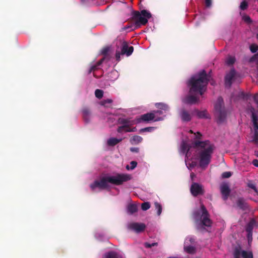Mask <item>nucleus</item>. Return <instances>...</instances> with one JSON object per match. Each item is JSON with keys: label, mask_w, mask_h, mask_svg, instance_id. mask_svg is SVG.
<instances>
[{"label": "nucleus", "mask_w": 258, "mask_h": 258, "mask_svg": "<svg viewBox=\"0 0 258 258\" xmlns=\"http://www.w3.org/2000/svg\"><path fill=\"white\" fill-rule=\"evenodd\" d=\"M195 174L194 173H190V177H191L192 180L193 179L194 177H195Z\"/></svg>", "instance_id": "46"}, {"label": "nucleus", "mask_w": 258, "mask_h": 258, "mask_svg": "<svg viewBox=\"0 0 258 258\" xmlns=\"http://www.w3.org/2000/svg\"><path fill=\"white\" fill-rule=\"evenodd\" d=\"M179 114L182 120L184 121H188L191 119V115L183 109L179 111Z\"/></svg>", "instance_id": "17"}, {"label": "nucleus", "mask_w": 258, "mask_h": 258, "mask_svg": "<svg viewBox=\"0 0 258 258\" xmlns=\"http://www.w3.org/2000/svg\"><path fill=\"white\" fill-rule=\"evenodd\" d=\"M253 99L254 101L255 102V103H256V104L257 105V107H258V94H255L253 97Z\"/></svg>", "instance_id": "41"}, {"label": "nucleus", "mask_w": 258, "mask_h": 258, "mask_svg": "<svg viewBox=\"0 0 258 258\" xmlns=\"http://www.w3.org/2000/svg\"><path fill=\"white\" fill-rule=\"evenodd\" d=\"M256 38L258 40V33L256 34Z\"/></svg>", "instance_id": "48"}, {"label": "nucleus", "mask_w": 258, "mask_h": 258, "mask_svg": "<svg viewBox=\"0 0 258 258\" xmlns=\"http://www.w3.org/2000/svg\"><path fill=\"white\" fill-rule=\"evenodd\" d=\"M95 96L98 98H100L103 96V91L101 90L97 89L95 92Z\"/></svg>", "instance_id": "31"}, {"label": "nucleus", "mask_w": 258, "mask_h": 258, "mask_svg": "<svg viewBox=\"0 0 258 258\" xmlns=\"http://www.w3.org/2000/svg\"><path fill=\"white\" fill-rule=\"evenodd\" d=\"M151 17V14L147 10H143L141 12L133 11L131 20L134 23L126 25L123 29L124 30L130 29L131 31L139 28L142 25H145L148 23V20Z\"/></svg>", "instance_id": "4"}, {"label": "nucleus", "mask_w": 258, "mask_h": 258, "mask_svg": "<svg viewBox=\"0 0 258 258\" xmlns=\"http://www.w3.org/2000/svg\"><path fill=\"white\" fill-rule=\"evenodd\" d=\"M250 111L252 114V119L255 130L254 136L251 141L257 143L258 142V135L257 133V131H258V116L254 112L253 108H252Z\"/></svg>", "instance_id": "12"}, {"label": "nucleus", "mask_w": 258, "mask_h": 258, "mask_svg": "<svg viewBox=\"0 0 258 258\" xmlns=\"http://www.w3.org/2000/svg\"><path fill=\"white\" fill-rule=\"evenodd\" d=\"M189 132L192 135V137L191 138H194V139H200V137L202 136V135L199 133V132H197V133H193V132L191 131V130H190L189 131Z\"/></svg>", "instance_id": "28"}, {"label": "nucleus", "mask_w": 258, "mask_h": 258, "mask_svg": "<svg viewBox=\"0 0 258 258\" xmlns=\"http://www.w3.org/2000/svg\"><path fill=\"white\" fill-rule=\"evenodd\" d=\"M205 5L207 7H210L212 5V0H205Z\"/></svg>", "instance_id": "40"}, {"label": "nucleus", "mask_w": 258, "mask_h": 258, "mask_svg": "<svg viewBox=\"0 0 258 258\" xmlns=\"http://www.w3.org/2000/svg\"><path fill=\"white\" fill-rule=\"evenodd\" d=\"M146 226L143 223H130L128 226V228L137 233H140L144 230L145 229Z\"/></svg>", "instance_id": "14"}, {"label": "nucleus", "mask_w": 258, "mask_h": 258, "mask_svg": "<svg viewBox=\"0 0 258 258\" xmlns=\"http://www.w3.org/2000/svg\"><path fill=\"white\" fill-rule=\"evenodd\" d=\"M195 239L191 236L186 238L184 241V248L185 251L189 253H193L195 251L194 246Z\"/></svg>", "instance_id": "11"}, {"label": "nucleus", "mask_w": 258, "mask_h": 258, "mask_svg": "<svg viewBox=\"0 0 258 258\" xmlns=\"http://www.w3.org/2000/svg\"><path fill=\"white\" fill-rule=\"evenodd\" d=\"M190 191L193 196H196L202 194L204 190L201 185L197 183H194L191 185Z\"/></svg>", "instance_id": "15"}, {"label": "nucleus", "mask_w": 258, "mask_h": 258, "mask_svg": "<svg viewBox=\"0 0 258 258\" xmlns=\"http://www.w3.org/2000/svg\"><path fill=\"white\" fill-rule=\"evenodd\" d=\"M155 106L156 108L159 109L158 111L142 115L138 122H141L142 121H149L150 120L157 121L163 120L165 115H164L162 117H158V115L163 114V111L165 112L168 111L169 109V106L163 103H157L155 104Z\"/></svg>", "instance_id": "6"}, {"label": "nucleus", "mask_w": 258, "mask_h": 258, "mask_svg": "<svg viewBox=\"0 0 258 258\" xmlns=\"http://www.w3.org/2000/svg\"><path fill=\"white\" fill-rule=\"evenodd\" d=\"M131 179V176L127 174H118L113 176H106L102 177L100 181H95L90 185V187L93 190H95L97 188L103 189L107 188L109 183L119 185Z\"/></svg>", "instance_id": "3"}, {"label": "nucleus", "mask_w": 258, "mask_h": 258, "mask_svg": "<svg viewBox=\"0 0 258 258\" xmlns=\"http://www.w3.org/2000/svg\"><path fill=\"white\" fill-rule=\"evenodd\" d=\"M223 104V100L221 98H219L215 106V110L217 111L218 116H223L224 115V113L221 110V107Z\"/></svg>", "instance_id": "18"}, {"label": "nucleus", "mask_w": 258, "mask_h": 258, "mask_svg": "<svg viewBox=\"0 0 258 258\" xmlns=\"http://www.w3.org/2000/svg\"><path fill=\"white\" fill-rule=\"evenodd\" d=\"M154 205H155V208L157 211V215L158 216L160 215L162 213V210L161 205L158 202H155Z\"/></svg>", "instance_id": "25"}, {"label": "nucleus", "mask_w": 258, "mask_h": 258, "mask_svg": "<svg viewBox=\"0 0 258 258\" xmlns=\"http://www.w3.org/2000/svg\"><path fill=\"white\" fill-rule=\"evenodd\" d=\"M222 121V119L220 118V117H219V118L217 119V122H219V123H220Z\"/></svg>", "instance_id": "47"}, {"label": "nucleus", "mask_w": 258, "mask_h": 258, "mask_svg": "<svg viewBox=\"0 0 258 258\" xmlns=\"http://www.w3.org/2000/svg\"><path fill=\"white\" fill-rule=\"evenodd\" d=\"M155 129V127H146V128H142L140 130V132H153Z\"/></svg>", "instance_id": "34"}, {"label": "nucleus", "mask_w": 258, "mask_h": 258, "mask_svg": "<svg viewBox=\"0 0 258 258\" xmlns=\"http://www.w3.org/2000/svg\"><path fill=\"white\" fill-rule=\"evenodd\" d=\"M112 73L114 75L115 79H116L118 77V73L116 71H114L112 72Z\"/></svg>", "instance_id": "45"}, {"label": "nucleus", "mask_w": 258, "mask_h": 258, "mask_svg": "<svg viewBox=\"0 0 258 258\" xmlns=\"http://www.w3.org/2000/svg\"><path fill=\"white\" fill-rule=\"evenodd\" d=\"M241 201H242V200H239V202H241Z\"/></svg>", "instance_id": "49"}, {"label": "nucleus", "mask_w": 258, "mask_h": 258, "mask_svg": "<svg viewBox=\"0 0 258 258\" xmlns=\"http://www.w3.org/2000/svg\"><path fill=\"white\" fill-rule=\"evenodd\" d=\"M250 50L252 53H255L258 50V45L256 44H252L249 46Z\"/></svg>", "instance_id": "27"}, {"label": "nucleus", "mask_w": 258, "mask_h": 258, "mask_svg": "<svg viewBox=\"0 0 258 258\" xmlns=\"http://www.w3.org/2000/svg\"><path fill=\"white\" fill-rule=\"evenodd\" d=\"M110 50V47L106 46L102 48L101 50V54L103 55V57L97 62L96 64H102V63L108 62V61L110 59L111 56L109 53Z\"/></svg>", "instance_id": "13"}, {"label": "nucleus", "mask_w": 258, "mask_h": 258, "mask_svg": "<svg viewBox=\"0 0 258 258\" xmlns=\"http://www.w3.org/2000/svg\"><path fill=\"white\" fill-rule=\"evenodd\" d=\"M253 164L256 166L258 167V160H254L252 162Z\"/></svg>", "instance_id": "43"}, {"label": "nucleus", "mask_w": 258, "mask_h": 258, "mask_svg": "<svg viewBox=\"0 0 258 258\" xmlns=\"http://www.w3.org/2000/svg\"><path fill=\"white\" fill-rule=\"evenodd\" d=\"M231 175V173L230 172H225L222 173V176L223 178H228L230 177Z\"/></svg>", "instance_id": "37"}, {"label": "nucleus", "mask_w": 258, "mask_h": 258, "mask_svg": "<svg viewBox=\"0 0 258 258\" xmlns=\"http://www.w3.org/2000/svg\"><path fill=\"white\" fill-rule=\"evenodd\" d=\"M122 140L121 138L117 139L115 138H111L107 140V144L109 146H114Z\"/></svg>", "instance_id": "20"}, {"label": "nucleus", "mask_w": 258, "mask_h": 258, "mask_svg": "<svg viewBox=\"0 0 258 258\" xmlns=\"http://www.w3.org/2000/svg\"><path fill=\"white\" fill-rule=\"evenodd\" d=\"M234 258H253V254L250 250H241L240 247L236 248L234 251Z\"/></svg>", "instance_id": "10"}, {"label": "nucleus", "mask_w": 258, "mask_h": 258, "mask_svg": "<svg viewBox=\"0 0 258 258\" xmlns=\"http://www.w3.org/2000/svg\"><path fill=\"white\" fill-rule=\"evenodd\" d=\"M242 19L246 23H247L249 24L252 23V20H251V18H250V17H249L247 15L244 16L242 17Z\"/></svg>", "instance_id": "33"}, {"label": "nucleus", "mask_w": 258, "mask_h": 258, "mask_svg": "<svg viewBox=\"0 0 258 258\" xmlns=\"http://www.w3.org/2000/svg\"><path fill=\"white\" fill-rule=\"evenodd\" d=\"M111 103H112V100L110 99H107L106 100L102 101L101 104L102 105H104V106H108V105H106V104L107 103L111 104Z\"/></svg>", "instance_id": "35"}, {"label": "nucleus", "mask_w": 258, "mask_h": 258, "mask_svg": "<svg viewBox=\"0 0 258 258\" xmlns=\"http://www.w3.org/2000/svg\"><path fill=\"white\" fill-rule=\"evenodd\" d=\"M220 190L224 200L228 198L230 193V189L228 184L224 183L220 186Z\"/></svg>", "instance_id": "16"}, {"label": "nucleus", "mask_w": 258, "mask_h": 258, "mask_svg": "<svg viewBox=\"0 0 258 258\" xmlns=\"http://www.w3.org/2000/svg\"><path fill=\"white\" fill-rule=\"evenodd\" d=\"M214 149L213 145L209 141H195L193 146L189 147L186 141H183L179 149L180 153H186L185 162L188 169H191L198 161L202 167H206L210 162Z\"/></svg>", "instance_id": "1"}, {"label": "nucleus", "mask_w": 258, "mask_h": 258, "mask_svg": "<svg viewBox=\"0 0 258 258\" xmlns=\"http://www.w3.org/2000/svg\"><path fill=\"white\" fill-rule=\"evenodd\" d=\"M193 217L198 229L202 230L206 227H211L212 221L209 218L207 210L203 204H200L199 209L194 211Z\"/></svg>", "instance_id": "5"}, {"label": "nucleus", "mask_w": 258, "mask_h": 258, "mask_svg": "<svg viewBox=\"0 0 258 258\" xmlns=\"http://www.w3.org/2000/svg\"><path fill=\"white\" fill-rule=\"evenodd\" d=\"M210 76L204 70L194 75L188 81L189 94L182 99L186 104H195L199 101V97L206 91Z\"/></svg>", "instance_id": "2"}, {"label": "nucleus", "mask_w": 258, "mask_h": 258, "mask_svg": "<svg viewBox=\"0 0 258 258\" xmlns=\"http://www.w3.org/2000/svg\"><path fill=\"white\" fill-rule=\"evenodd\" d=\"M137 211V206L136 205H130L127 207V212L133 214Z\"/></svg>", "instance_id": "24"}, {"label": "nucleus", "mask_w": 258, "mask_h": 258, "mask_svg": "<svg viewBox=\"0 0 258 258\" xmlns=\"http://www.w3.org/2000/svg\"><path fill=\"white\" fill-rule=\"evenodd\" d=\"M83 113L84 118L87 120V117L89 115V111L87 109H84L83 110Z\"/></svg>", "instance_id": "36"}, {"label": "nucleus", "mask_w": 258, "mask_h": 258, "mask_svg": "<svg viewBox=\"0 0 258 258\" xmlns=\"http://www.w3.org/2000/svg\"><path fill=\"white\" fill-rule=\"evenodd\" d=\"M131 167L127 165H126V168L127 169V170H133L134 168H135L137 165V163L136 162V161H132L131 162Z\"/></svg>", "instance_id": "29"}, {"label": "nucleus", "mask_w": 258, "mask_h": 258, "mask_svg": "<svg viewBox=\"0 0 258 258\" xmlns=\"http://www.w3.org/2000/svg\"><path fill=\"white\" fill-rule=\"evenodd\" d=\"M193 115L197 116L198 118H209V115L206 110L199 111L196 110L192 113Z\"/></svg>", "instance_id": "19"}, {"label": "nucleus", "mask_w": 258, "mask_h": 258, "mask_svg": "<svg viewBox=\"0 0 258 258\" xmlns=\"http://www.w3.org/2000/svg\"><path fill=\"white\" fill-rule=\"evenodd\" d=\"M104 258H122V257L121 256L117 255L114 252H110L106 253L104 256Z\"/></svg>", "instance_id": "21"}, {"label": "nucleus", "mask_w": 258, "mask_h": 258, "mask_svg": "<svg viewBox=\"0 0 258 258\" xmlns=\"http://www.w3.org/2000/svg\"><path fill=\"white\" fill-rule=\"evenodd\" d=\"M252 67H253V69L254 70V71L251 73L253 75V76L258 79V66H252Z\"/></svg>", "instance_id": "32"}, {"label": "nucleus", "mask_w": 258, "mask_h": 258, "mask_svg": "<svg viewBox=\"0 0 258 258\" xmlns=\"http://www.w3.org/2000/svg\"><path fill=\"white\" fill-rule=\"evenodd\" d=\"M240 79V75L234 69H231L228 72L225 77V84L226 87H229L235 83H238Z\"/></svg>", "instance_id": "8"}, {"label": "nucleus", "mask_w": 258, "mask_h": 258, "mask_svg": "<svg viewBox=\"0 0 258 258\" xmlns=\"http://www.w3.org/2000/svg\"><path fill=\"white\" fill-rule=\"evenodd\" d=\"M248 185L250 188L253 189L255 191H256V188L254 183L252 182L249 183Z\"/></svg>", "instance_id": "39"}, {"label": "nucleus", "mask_w": 258, "mask_h": 258, "mask_svg": "<svg viewBox=\"0 0 258 258\" xmlns=\"http://www.w3.org/2000/svg\"><path fill=\"white\" fill-rule=\"evenodd\" d=\"M119 122L122 124V125L118 128V132H131L135 131V127L133 128H130V126L136 123V121L135 120H129L123 118H119Z\"/></svg>", "instance_id": "9"}, {"label": "nucleus", "mask_w": 258, "mask_h": 258, "mask_svg": "<svg viewBox=\"0 0 258 258\" xmlns=\"http://www.w3.org/2000/svg\"><path fill=\"white\" fill-rule=\"evenodd\" d=\"M134 49L133 46H129L127 42L123 41L121 43L120 50L116 51L115 56L116 60L119 61L121 60V56L124 55L127 56H130L133 53Z\"/></svg>", "instance_id": "7"}, {"label": "nucleus", "mask_w": 258, "mask_h": 258, "mask_svg": "<svg viewBox=\"0 0 258 258\" xmlns=\"http://www.w3.org/2000/svg\"><path fill=\"white\" fill-rule=\"evenodd\" d=\"M131 141L133 144H137L142 142V138L139 136H135L132 138Z\"/></svg>", "instance_id": "22"}, {"label": "nucleus", "mask_w": 258, "mask_h": 258, "mask_svg": "<svg viewBox=\"0 0 258 258\" xmlns=\"http://www.w3.org/2000/svg\"><path fill=\"white\" fill-rule=\"evenodd\" d=\"M131 151L135 152H138L139 151L138 148H132L131 149Z\"/></svg>", "instance_id": "44"}, {"label": "nucleus", "mask_w": 258, "mask_h": 258, "mask_svg": "<svg viewBox=\"0 0 258 258\" xmlns=\"http://www.w3.org/2000/svg\"><path fill=\"white\" fill-rule=\"evenodd\" d=\"M248 3L245 1H242L240 5V9L241 10L244 11L247 9Z\"/></svg>", "instance_id": "26"}, {"label": "nucleus", "mask_w": 258, "mask_h": 258, "mask_svg": "<svg viewBox=\"0 0 258 258\" xmlns=\"http://www.w3.org/2000/svg\"><path fill=\"white\" fill-rule=\"evenodd\" d=\"M258 59V53L254 54L250 59V61L252 62Z\"/></svg>", "instance_id": "38"}, {"label": "nucleus", "mask_w": 258, "mask_h": 258, "mask_svg": "<svg viewBox=\"0 0 258 258\" xmlns=\"http://www.w3.org/2000/svg\"><path fill=\"white\" fill-rule=\"evenodd\" d=\"M236 60L234 56L229 55L226 59V64H234Z\"/></svg>", "instance_id": "23"}, {"label": "nucleus", "mask_w": 258, "mask_h": 258, "mask_svg": "<svg viewBox=\"0 0 258 258\" xmlns=\"http://www.w3.org/2000/svg\"><path fill=\"white\" fill-rule=\"evenodd\" d=\"M156 245V243H146L145 246L147 247H151L152 246H153L154 245Z\"/></svg>", "instance_id": "42"}, {"label": "nucleus", "mask_w": 258, "mask_h": 258, "mask_svg": "<svg viewBox=\"0 0 258 258\" xmlns=\"http://www.w3.org/2000/svg\"><path fill=\"white\" fill-rule=\"evenodd\" d=\"M150 208V204L148 202H145L142 204V209L146 211Z\"/></svg>", "instance_id": "30"}]
</instances>
